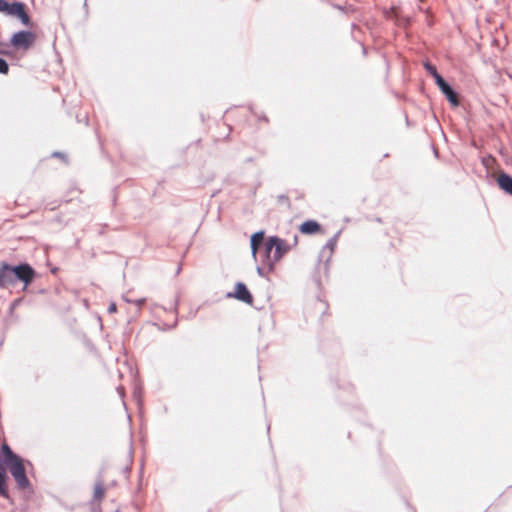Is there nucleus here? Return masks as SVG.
<instances>
[{
    "label": "nucleus",
    "instance_id": "22",
    "mask_svg": "<svg viewBox=\"0 0 512 512\" xmlns=\"http://www.w3.org/2000/svg\"><path fill=\"white\" fill-rule=\"evenodd\" d=\"M257 273H258L260 276H264L263 268H261V267H257Z\"/></svg>",
    "mask_w": 512,
    "mask_h": 512
},
{
    "label": "nucleus",
    "instance_id": "10",
    "mask_svg": "<svg viewBox=\"0 0 512 512\" xmlns=\"http://www.w3.org/2000/svg\"><path fill=\"white\" fill-rule=\"evenodd\" d=\"M263 240H264V232L263 231L256 232L252 235L251 240H250V246H251L252 255L254 258L256 257L258 247L262 244Z\"/></svg>",
    "mask_w": 512,
    "mask_h": 512
},
{
    "label": "nucleus",
    "instance_id": "7",
    "mask_svg": "<svg viewBox=\"0 0 512 512\" xmlns=\"http://www.w3.org/2000/svg\"><path fill=\"white\" fill-rule=\"evenodd\" d=\"M233 297L245 303L252 302V295L248 291L247 287L241 282L236 284V290L235 293L233 294Z\"/></svg>",
    "mask_w": 512,
    "mask_h": 512
},
{
    "label": "nucleus",
    "instance_id": "16",
    "mask_svg": "<svg viewBox=\"0 0 512 512\" xmlns=\"http://www.w3.org/2000/svg\"><path fill=\"white\" fill-rule=\"evenodd\" d=\"M424 67H425L426 71H427L431 76H433V78H434L435 80H436V77H437V76H441V75L437 72V70H436L435 66H433L432 64H430V63H425V64H424Z\"/></svg>",
    "mask_w": 512,
    "mask_h": 512
},
{
    "label": "nucleus",
    "instance_id": "21",
    "mask_svg": "<svg viewBox=\"0 0 512 512\" xmlns=\"http://www.w3.org/2000/svg\"><path fill=\"white\" fill-rule=\"evenodd\" d=\"M145 301H146L145 298H141V299L133 301V303H135L137 306L140 307L141 305H143L145 303Z\"/></svg>",
    "mask_w": 512,
    "mask_h": 512
},
{
    "label": "nucleus",
    "instance_id": "19",
    "mask_svg": "<svg viewBox=\"0 0 512 512\" xmlns=\"http://www.w3.org/2000/svg\"><path fill=\"white\" fill-rule=\"evenodd\" d=\"M117 311V307H116V304L115 303H111L108 307V312L109 313H115Z\"/></svg>",
    "mask_w": 512,
    "mask_h": 512
},
{
    "label": "nucleus",
    "instance_id": "15",
    "mask_svg": "<svg viewBox=\"0 0 512 512\" xmlns=\"http://www.w3.org/2000/svg\"><path fill=\"white\" fill-rule=\"evenodd\" d=\"M105 493L104 487L102 483H97L94 487V498L96 500H100L103 498Z\"/></svg>",
    "mask_w": 512,
    "mask_h": 512
},
{
    "label": "nucleus",
    "instance_id": "4",
    "mask_svg": "<svg viewBox=\"0 0 512 512\" xmlns=\"http://www.w3.org/2000/svg\"><path fill=\"white\" fill-rule=\"evenodd\" d=\"M11 271L13 284L15 283L16 280H19L27 285L32 282L35 276V271L28 264H20L14 267L11 266Z\"/></svg>",
    "mask_w": 512,
    "mask_h": 512
},
{
    "label": "nucleus",
    "instance_id": "13",
    "mask_svg": "<svg viewBox=\"0 0 512 512\" xmlns=\"http://www.w3.org/2000/svg\"><path fill=\"white\" fill-rule=\"evenodd\" d=\"M6 480L7 476L5 470L0 468V495L3 497H8V492L6 489Z\"/></svg>",
    "mask_w": 512,
    "mask_h": 512
},
{
    "label": "nucleus",
    "instance_id": "3",
    "mask_svg": "<svg viewBox=\"0 0 512 512\" xmlns=\"http://www.w3.org/2000/svg\"><path fill=\"white\" fill-rule=\"evenodd\" d=\"M36 35L31 31H19L11 37V45L16 49L28 50L35 42Z\"/></svg>",
    "mask_w": 512,
    "mask_h": 512
},
{
    "label": "nucleus",
    "instance_id": "12",
    "mask_svg": "<svg viewBox=\"0 0 512 512\" xmlns=\"http://www.w3.org/2000/svg\"><path fill=\"white\" fill-rule=\"evenodd\" d=\"M24 7V4L20 2H14L11 4L7 2V8H5L3 12H5L7 15L17 17V15L22 11Z\"/></svg>",
    "mask_w": 512,
    "mask_h": 512
},
{
    "label": "nucleus",
    "instance_id": "17",
    "mask_svg": "<svg viewBox=\"0 0 512 512\" xmlns=\"http://www.w3.org/2000/svg\"><path fill=\"white\" fill-rule=\"evenodd\" d=\"M338 234H336L334 237L328 240V242L325 245V248H328L330 252H333L336 244H337Z\"/></svg>",
    "mask_w": 512,
    "mask_h": 512
},
{
    "label": "nucleus",
    "instance_id": "2",
    "mask_svg": "<svg viewBox=\"0 0 512 512\" xmlns=\"http://www.w3.org/2000/svg\"><path fill=\"white\" fill-rule=\"evenodd\" d=\"M11 475L13 476L15 482L17 483V486L20 489H26L29 487V480L26 476V471L23 463V459L20 457H17L15 460H12L5 464Z\"/></svg>",
    "mask_w": 512,
    "mask_h": 512
},
{
    "label": "nucleus",
    "instance_id": "11",
    "mask_svg": "<svg viewBox=\"0 0 512 512\" xmlns=\"http://www.w3.org/2000/svg\"><path fill=\"white\" fill-rule=\"evenodd\" d=\"M319 230H320V225L316 221H313V220L305 221L300 226V231L303 234H313Z\"/></svg>",
    "mask_w": 512,
    "mask_h": 512
},
{
    "label": "nucleus",
    "instance_id": "6",
    "mask_svg": "<svg viewBox=\"0 0 512 512\" xmlns=\"http://www.w3.org/2000/svg\"><path fill=\"white\" fill-rule=\"evenodd\" d=\"M13 285L11 266L3 262L0 266V288Z\"/></svg>",
    "mask_w": 512,
    "mask_h": 512
},
{
    "label": "nucleus",
    "instance_id": "5",
    "mask_svg": "<svg viewBox=\"0 0 512 512\" xmlns=\"http://www.w3.org/2000/svg\"><path fill=\"white\" fill-rule=\"evenodd\" d=\"M436 84L439 87V89L442 91V93L446 96L448 101L453 106H458V95L457 93L451 88V86L442 78V76L436 77Z\"/></svg>",
    "mask_w": 512,
    "mask_h": 512
},
{
    "label": "nucleus",
    "instance_id": "1",
    "mask_svg": "<svg viewBox=\"0 0 512 512\" xmlns=\"http://www.w3.org/2000/svg\"><path fill=\"white\" fill-rule=\"evenodd\" d=\"M289 245L279 237L273 236L265 242V257L269 271H272L277 263L288 251Z\"/></svg>",
    "mask_w": 512,
    "mask_h": 512
},
{
    "label": "nucleus",
    "instance_id": "18",
    "mask_svg": "<svg viewBox=\"0 0 512 512\" xmlns=\"http://www.w3.org/2000/svg\"><path fill=\"white\" fill-rule=\"evenodd\" d=\"M8 70H9V66H8L7 62L4 59L0 58V73L7 74Z\"/></svg>",
    "mask_w": 512,
    "mask_h": 512
},
{
    "label": "nucleus",
    "instance_id": "14",
    "mask_svg": "<svg viewBox=\"0 0 512 512\" xmlns=\"http://www.w3.org/2000/svg\"><path fill=\"white\" fill-rule=\"evenodd\" d=\"M17 18L20 19L21 23L25 26H31V20L29 15L25 11V7L22 9V11L17 15Z\"/></svg>",
    "mask_w": 512,
    "mask_h": 512
},
{
    "label": "nucleus",
    "instance_id": "9",
    "mask_svg": "<svg viewBox=\"0 0 512 512\" xmlns=\"http://www.w3.org/2000/svg\"><path fill=\"white\" fill-rule=\"evenodd\" d=\"M19 457L15 454L7 443H3L0 449V460L3 464H6Z\"/></svg>",
    "mask_w": 512,
    "mask_h": 512
},
{
    "label": "nucleus",
    "instance_id": "20",
    "mask_svg": "<svg viewBox=\"0 0 512 512\" xmlns=\"http://www.w3.org/2000/svg\"><path fill=\"white\" fill-rule=\"evenodd\" d=\"M5 8H7V2L5 0H0V12H3Z\"/></svg>",
    "mask_w": 512,
    "mask_h": 512
},
{
    "label": "nucleus",
    "instance_id": "23",
    "mask_svg": "<svg viewBox=\"0 0 512 512\" xmlns=\"http://www.w3.org/2000/svg\"><path fill=\"white\" fill-rule=\"evenodd\" d=\"M123 300L127 303H133V300H130L128 297H126L125 295L122 297Z\"/></svg>",
    "mask_w": 512,
    "mask_h": 512
},
{
    "label": "nucleus",
    "instance_id": "8",
    "mask_svg": "<svg viewBox=\"0 0 512 512\" xmlns=\"http://www.w3.org/2000/svg\"><path fill=\"white\" fill-rule=\"evenodd\" d=\"M499 187L506 193L512 195V177L506 173H500L497 178Z\"/></svg>",
    "mask_w": 512,
    "mask_h": 512
}]
</instances>
